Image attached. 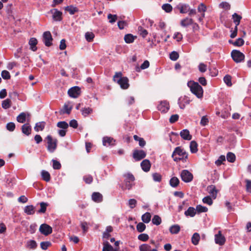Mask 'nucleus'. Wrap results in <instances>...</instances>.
Segmentation results:
<instances>
[{
	"label": "nucleus",
	"instance_id": "21",
	"mask_svg": "<svg viewBox=\"0 0 251 251\" xmlns=\"http://www.w3.org/2000/svg\"><path fill=\"white\" fill-rule=\"evenodd\" d=\"M72 108H73V106L72 105H69L68 104L65 103L62 109H61L60 111V114H70Z\"/></svg>",
	"mask_w": 251,
	"mask_h": 251
},
{
	"label": "nucleus",
	"instance_id": "15",
	"mask_svg": "<svg viewBox=\"0 0 251 251\" xmlns=\"http://www.w3.org/2000/svg\"><path fill=\"white\" fill-rule=\"evenodd\" d=\"M92 199L95 202H101L103 201V196L99 192H94L92 194Z\"/></svg>",
	"mask_w": 251,
	"mask_h": 251
},
{
	"label": "nucleus",
	"instance_id": "32",
	"mask_svg": "<svg viewBox=\"0 0 251 251\" xmlns=\"http://www.w3.org/2000/svg\"><path fill=\"white\" fill-rule=\"evenodd\" d=\"M102 251H113L114 249L113 247L109 244V243L106 241L103 243Z\"/></svg>",
	"mask_w": 251,
	"mask_h": 251
},
{
	"label": "nucleus",
	"instance_id": "1",
	"mask_svg": "<svg viewBox=\"0 0 251 251\" xmlns=\"http://www.w3.org/2000/svg\"><path fill=\"white\" fill-rule=\"evenodd\" d=\"M172 156L175 161L182 160L185 162L187 159L188 154L181 147H177L175 149Z\"/></svg>",
	"mask_w": 251,
	"mask_h": 251
},
{
	"label": "nucleus",
	"instance_id": "8",
	"mask_svg": "<svg viewBox=\"0 0 251 251\" xmlns=\"http://www.w3.org/2000/svg\"><path fill=\"white\" fill-rule=\"evenodd\" d=\"M40 232L45 236H48L52 232V227L46 224H42L39 227Z\"/></svg>",
	"mask_w": 251,
	"mask_h": 251
},
{
	"label": "nucleus",
	"instance_id": "3",
	"mask_svg": "<svg viewBox=\"0 0 251 251\" xmlns=\"http://www.w3.org/2000/svg\"><path fill=\"white\" fill-rule=\"evenodd\" d=\"M47 141V150L50 152H53L57 148L58 141L57 139H53L50 135H48L46 138Z\"/></svg>",
	"mask_w": 251,
	"mask_h": 251
},
{
	"label": "nucleus",
	"instance_id": "46",
	"mask_svg": "<svg viewBox=\"0 0 251 251\" xmlns=\"http://www.w3.org/2000/svg\"><path fill=\"white\" fill-rule=\"evenodd\" d=\"M146 228V226L144 223L140 222L137 225L136 229L139 232H143Z\"/></svg>",
	"mask_w": 251,
	"mask_h": 251
},
{
	"label": "nucleus",
	"instance_id": "63",
	"mask_svg": "<svg viewBox=\"0 0 251 251\" xmlns=\"http://www.w3.org/2000/svg\"><path fill=\"white\" fill-rule=\"evenodd\" d=\"M37 246V243L34 240H31L27 243V247L31 249H35Z\"/></svg>",
	"mask_w": 251,
	"mask_h": 251
},
{
	"label": "nucleus",
	"instance_id": "29",
	"mask_svg": "<svg viewBox=\"0 0 251 251\" xmlns=\"http://www.w3.org/2000/svg\"><path fill=\"white\" fill-rule=\"evenodd\" d=\"M81 112L82 115L86 117L88 116L89 114H91L93 112V110L92 108L90 107H84L81 109Z\"/></svg>",
	"mask_w": 251,
	"mask_h": 251
},
{
	"label": "nucleus",
	"instance_id": "31",
	"mask_svg": "<svg viewBox=\"0 0 251 251\" xmlns=\"http://www.w3.org/2000/svg\"><path fill=\"white\" fill-rule=\"evenodd\" d=\"M40 206V209L38 210L37 213H45L47 210V207L49 205V204L45 202H41L39 203Z\"/></svg>",
	"mask_w": 251,
	"mask_h": 251
},
{
	"label": "nucleus",
	"instance_id": "23",
	"mask_svg": "<svg viewBox=\"0 0 251 251\" xmlns=\"http://www.w3.org/2000/svg\"><path fill=\"white\" fill-rule=\"evenodd\" d=\"M64 10L66 11L69 12L71 15L75 14L76 12H77L79 10L77 7H75L73 5H71L65 7Z\"/></svg>",
	"mask_w": 251,
	"mask_h": 251
},
{
	"label": "nucleus",
	"instance_id": "55",
	"mask_svg": "<svg viewBox=\"0 0 251 251\" xmlns=\"http://www.w3.org/2000/svg\"><path fill=\"white\" fill-rule=\"evenodd\" d=\"M51 243L50 241L42 242L40 243V246L42 250H46L48 247L51 246Z\"/></svg>",
	"mask_w": 251,
	"mask_h": 251
},
{
	"label": "nucleus",
	"instance_id": "62",
	"mask_svg": "<svg viewBox=\"0 0 251 251\" xmlns=\"http://www.w3.org/2000/svg\"><path fill=\"white\" fill-rule=\"evenodd\" d=\"M124 176L125 177V180L133 182L135 180V178L133 175L130 173L125 175Z\"/></svg>",
	"mask_w": 251,
	"mask_h": 251
},
{
	"label": "nucleus",
	"instance_id": "18",
	"mask_svg": "<svg viewBox=\"0 0 251 251\" xmlns=\"http://www.w3.org/2000/svg\"><path fill=\"white\" fill-rule=\"evenodd\" d=\"M115 142V141L113 138L110 137H104L102 139L103 145L105 146L114 145Z\"/></svg>",
	"mask_w": 251,
	"mask_h": 251
},
{
	"label": "nucleus",
	"instance_id": "25",
	"mask_svg": "<svg viewBox=\"0 0 251 251\" xmlns=\"http://www.w3.org/2000/svg\"><path fill=\"white\" fill-rule=\"evenodd\" d=\"M150 66V62L148 60H145L144 62L141 64L140 67H139L138 66H136L135 67V71L137 72H139L141 71V69L144 70L147 69Z\"/></svg>",
	"mask_w": 251,
	"mask_h": 251
},
{
	"label": "nucleus",
	"instance_id": "20",
	"mask_svg": "<svg viewBox=\"0 0 251 251\" xmlns=\"http://www.w3.org/2000/svg\"><path fill=\"white\" fill-rule=\"evenodd\" d=\"M136 38V36H134L130 33H128L125 35L124 40L126 43L130 44L132 43Z\"/></svg>",
	"mask_w": 251,
	"mask_h": 251
},
{
	"label": "nucleus",
	"instance_id": "56",
	"mask_svg": "<svg viewBox=\"0 0 251 251\" xmlns=\"http://www.w3.org/2000/svg\"><path fill=\"white\" fill-rule=\"evenodd\" d=\"M1 77L4 79H6V80L9 79L11 77V75H10L9 72L6 70L2 71L1 72Z\"/></svg>",
	"mask_w": 251,
	"mask_h": 251
},
{
	"label": "nucleus",
	"instance_id": "57",
	"mask_svg": "<svg viewBox=\"0 0 251 251\" xmlns=\"http://www.w3.org/2000/svg\"><path fill=\"white\" fill-rule=\"evenodd\" d=\"M149 236L147 234L142 233L138 235V239L142 241L146 242L148 240Z\"/></svg>",
	"mask_w": 251,
	"mask_h": 251
},
{
	"label": "nucleus",
	"instance_id": "27",
	"mask_svg": "<svg viewBox=\"0 0 251 251\" xmlns=\"http://www.w3.org/2000/svg\"><path fill=\"white\" fill-rule=\"evenodd\" d=\"M200 240V235L199 233L197 232L194 233L191 238L192 243L194 245H197L199 243Z\"/></svg>",
	"mask_w": 251,
	"mask_h": 251
},
{
	"label": "nucleus",
	"instance_id": "33",
	"mask_svg": "<svg viewBox=\"0 0 251 251\" xmlns=\"http://www.w3.org/2000/svg\"><path fill=\"white\" fill-rule=\"evenodd\" d=\"M176 8L179 9L180 13L182 14L186 13L188 11V10L187 9V6L186 4L179 3L178 5L176 6Z\"/></svg>",
	"mask_w": 251,
	"mask_h": 251
},
{
	"label": "nucleus",
	"instance_id": "9",
	"mask_svg": "<svg viewBox=\"0 0 251 251\" xmlns=\"http://www.w3.org/2000/svg\"><path fill=\"white\" fill-rule=\"evenodd\" d=\"M50 11L52 13V18L54 21H61L62 20V12L61 11L57 9H51Z\"/></svg>",
	"mask_w": 251,
	"mask_h": 251
},
{
	"label": "nucleus",
	"instance_id": "7",
	"mask_svg": "<svg viewBox=\"0 0 251 251\" xmlns=\"http://www.w3.org/2000/svg\"><path fill=\"white\" fill-rule=\"evenodd\" d=\"M132 156L135 161H138L146 157V152L142 150H134Z\"/></svg>",
	"mask_w": 251,
	"mask_h": 251
},
{
	"label": "nucleus",
	"instance_id": "10",
	"mask_svg": "<svg viewBox=\"0 0 251 251\" xmlns=\"http://www.w3.org/2000/svg\"><path fill=\"white\" fill-rule=\"evenodd\" d=\"M206 6L203 3H201L198 7V11L201 13V16L198 17L199 22H201L205 16L204 12L206 10Z\"/></svg>",
	"mask_w": 251,
	"mask_h": 251
},
{
	"label": "nucleus",
	"instance_id": "64",
	"mask_svg": "<svg viewBox=\"0 0 251 251\" xmlns=\"http://www.w3.org/2000/svg\"><path fill=\"white\" fill-rule=\"evenodd\" d=\"M53 164L52 167L55 170H59L61 167V165L60 162L56 160L53 159L52 160Z\"/></svg>",
	"mask_w": 251,
	"mask_h": 251
},
{
	"label": "nucleus",
	"instance_id": "37",
	"mask_svg": "<svg viewBox=\"0 0 251 251\" xmlns=\"http://www.w3.org/2000/svg\"><path fill=\"white\" fill-rule=\"evenodd\" d=\"M41 175L43 179L46 182H49L50 180V175L48 172L43 170L42 171Z\"/></svg>",
	"mask_w": 251,
	"mask_h": 251
},
{
	"label": "nucleus",
	"instance_id": "40",
	"mask_svg": "<svg viewBox=\"0 0 251 251\" xmlns=\"http://www.w3.org/2000/svg\"><path fill=\"white\" fill-rule=\"evenodd\" d=\"M181 178L183 181L185 182H188V171L187 170H183L181 173Z\"/></svg>",
	"mask_w": 251,
	"mask_h": 251
},
{
	"label": "nucleus",
	"instance_id": "22",
	"mask_svg": "<svg viewBox=\"0 0 251 251\" xmlns=\"http://www.w3.org/2000/svg\"><path fill=\"white\" fill-rule=\"evenodd\" d=\"M81 93V88L79 86H75L68 90L67 94H80Z\"/></svg>",
	"mask_w": 251,
	"mask_h": 251
},
{
	"label": "nucleus",
	"instance_id": "19",
	"mask_svg": "<svg viewBox=\"0 0 251 251\" xmlns=\"http://www.w3.org/2000/svg\"><path fill=\"white\" fill-rule=\"evenodd\" d=\"M37 43L38 41L36 38L34 37L31 38L28 42V44L30 45V49L33 51H36L37 50V48L36 47Z\"/></svg>",
	"mask_w": 251,
	"mask_h": 251
},
{
	"label": "nucleus",
	"instance_id": "2",
	"mask_svg": "<svg viewBox=\"0 0 251 251\" xmlns=\"http://www.w3.org/2000/svg\"><path fill=\"white\" fill-rule=\"evenodd\" d=\"M113 80L114 81H117L121 88L123 89H126L129 86L128 78L126 76H122L121 72L116 73L113 77Z\"/></svg>",
	"mask_w": 251,
	"mask_h": 251
},
{
	"label": "nucleus",
	"instance_id": "38",
	"mask_svg": "<svg viewBox=\"0 0 251 251\" xmlns=\"http://www.w3.org/2000/svg\"><path fill=\"white\" fill-rule=\"evenodd\" d=\"M12 6V4H8L6 7V13L7 14V17L8 19L12 18L14 20L15 18L14 16L12 15V10L11 9V7Z\"/></svg>",
	"mask_w": 251,
	"mask_h": 251
},
{
	"label": "nucleus",
	"instance_id": "59",
	"mask_svg": "<svg viewBox=\"0 0 251 251\" xmlns=\"http://www.w3.org/2000/svg\"><path fill=\"white\" fill-rule=\"evenodd\" d=\"M153 179L154 181L160 182L162 179V176L159 173H153L152 175Z\"/></svg>",
	"mask_w": 251,
	"mask_h": 251
},
{
	"label": "nucleus",
	"instance_id": "47",
	"mask_svg": "<svg viewBox=\"0 0 251 251\" xmlns=\"http://www.w3.org/2000/svg\"><path fill=\"white\" fill-rule=\"evenodd\" d=\"M107 18L109 20V22L111 24L114 23L118 19V16L116 14L113 15L109 14L107 15Z\"/></svg>",
	"mask_w": 251,
	"mask_h": 251
},
{
	"label": "nucleus",
	"instance_id": "13",
	"mask_svg": "<svg viewBox=\"0 0 251 251\" xmlns=\"http://www.w3.org/2000/svg\"><path fill=\"white\" fill-rule=\"evenodd\" d=\"M141 167L144 172H149L151 167L150 161L148 159H145L143 160L141 163Z\"/></svg>",
	"mask_w": 251,
	"mask_h": 251
},
{
	"label": "nucleus",
	"instance_id": "58",
	"mask_svg": "<svg viewBox=\"0 0 251 251\" xmlns=\"http://www.w3.org/2000/svg\"><path fill=\"white\" fill-rule=\"evenodd\" d=\"M180 135L184 140H188V130L183 129L180 133Z\"/></svg>",
	"mask_w": 251,
	"mask_h": 251
},
{
	"label": "nucleus",
	"instance_id": "52",
	"mask_svg": "<svg viewBox=\"0 0 251 251\" xmlns=\"http://www.w3.org/2000/svg\"><path fill=\"white\" fill-rule=\"evenodd\" d=\"M162 8L167 13L171 12L173 10V7L170 4L165 3L163 4L162 6Z\"/></svg>",
	"mask_w": 251,
	"mask_h": 251
},
{
	"label": "nucleus",
	"instance_id": "36",
	"mask_svg": "<svg viewBox=\"0 0 251 251\" xmlns=\"http://www.w3.org/2000/svg\"><path fill=\"white\" fill-rule=\"evenodd\" d=\"M169 231L172 234H177L180 231V226L177 225H173L170 227Z\"/></svg>",
	"mask_w": 251,
	"mask_h": 251
},
{
	"label": "nucleus",
	"instance_id": "51",
	"mask_svg": "<svg viewBox=\"0 0 251 251\" xmlns=\"http://www.w3.org/2000/svg\"><path fill=\"white\" fill-rule=\"evenodd\" d=\"M132 182H130L129 181H126V180H124V185H123L122 186V189L123 190H125V189L130 190L132 187V185H133Z\"/></svg>",
	"mask_w": 251,
	"mask_h": 251
},
{
	"label": "nucleus",
	"instance_id": "42",
	"mask_svg": "<svg viewBox=\"0 0 251 251\" xmlns=\"http://www.w3.org/2000/svg\"><path fill=\"white\" fill-rule=\"evenodd\" d=\"M85 37L86 40L88 42H91L93 41V39L95 37V35L93 32H87L85 34Z\"/></svg>",
	"mask_w": 251,
	"mask_h": 251
},
{
	"label": "nucleus",
	"instance_id": "34",
	"mask_svg": "<svg viewBox=\"0 0 251 251\" xmlns=\"http://www.w3.org/2000/svg\"><path fill=\"white\" fill-rule=\"evenodd\" d=\"M151 214L149 212H146L142 216V220L144 223H149L151 220Z\"/></svg>",
	"mask_w": 251,
	"mask_h": 251
},
{
	"label": "nucleus",
	"instance_id": "11",
	"mask_svg": "<svg viewBox=\"0 0 251 251\" xmlns=\"http://www.w3.org/2000/svg\"><path fill=\"white\" fill-rule=\"evenodd\" d=\"M158 110L162 113L167 112L169 109V103L166 101H161L157 106Z\"/></svg>",
	"mask_w": 251,
	"mask_h": 251
},
{
	"label": "nucleus",
	"instance_id": "12",
	"mask_svg": "<svg viewBox=\"0 0 251 251\" xmlns=\"http://www.w3.org/2000/svg\"><path fill=\"white\" fill-rule=\"evenodd\" d=\"M215 243L219 245H223L226 241L225 238L222 235L221 231L215 236Z\"/></svg>",
	"mask_w": 251,
	"mask_h": 251
},
{
	"label": "nucleus",
	"instance_id": "53",
	"mask_svg": "<svg viewBox=\"0 0 251 251\" xmlns=\"http://www.w3.org/2000/svg\"><path fill=\"white\" fill-rule=\"evenodd\" d=\"M2 107L4 109H8L11 106V100L9 99H6L3 100L1 104Z\"/></svg>",
	"mask_w": 251,
	"mask_h": 251
},
{
	"label": "nucleus",
	"instance_id": "48",
	"mask_svg": "<svg viewBox=\"0 0 251 251\" xmlns=\"http://www.w3.org/2000/svg\"><path fill=\"white\" fill-rule=\"evenodd\" d=\"M179 57V53L176 51H173L170 53V58L172 61H176Z\"/></svg>",
	"mask_w": 251,
	"mask_h": 251
},
{
	"label": "nucleus",
	"instance_id": "16",
	"mask_svg": "<svg viewBox=\"0 0 251 251\" xmlns=\"http://www.w3.org/2000/svg\"><path fill=\"white\" fill-rule=\"evenodd\" d=\"M140 251H158L157 247L155 248H151V246L147 244H143L139 246Z\"/></svg>",
	"mask_w": 251,
	"mask_h": 251
},
{
	"label": "nucleus",
	"instance_id": "60",
	"mask_svg": "<svg viewBox=\"0 0 251 251\" xmlns=\"http://www.w3.org/2000/svg\"><path fill=\"white\" fill-rule=\"evenodd\" d=\"M231 77L229 75H226L224 77V81L225 83L228 86H231L232 85L231 83Z\"/></svg>",
	"mask_w": 251,
	"mask_h": 251
},
{
	"label": "nucleus",
	"instance_id": "14",
	"mask_svg": "<svg viewBox=\"0 0 251 251\" xmlns=\"http://www.w3.org/2000/svg\"><path fill=\"white\" fill-rule=\"evenodd\" d=\"M207 191L210 194V197H211L213 199H215L216 198L218 190L216 189L215 185H211L208 186L207 187Z\"/></svg>",
	"mask_w": 251,
	"mask_h": 251
},
{
	"label": "nucleus",
	"instance_id": "45",
	"mask_svg": "<svg viewBox=\"0 0 251 251\" xmlns=\"http://www.w3.org/2000/svg\"><path fill=\"white\" fill-rule=\"evenodd\" d=\"M196 210L198 213L202 212H206L208 211V208L201 205H198L196 206Z\"/></svg>",
	"mask_w": 251,
	"mask_h": 251
},
{
	"label": "nucleus",
	"instance_id": "5",
	"mask_svg": "<svg viewBox=\"0 0 251 251\" xmlns=\"http://www.w3.org/2000/svg\"><path fill=\"white\" fill-rule=\"evenodd\" d=\"M189 87L193 94H203L202 88L198 82H193Z\"/></svg>",
	"mask_w": 251,
	"mask_h": 251
},
{
	"label": "nucleus",
	"instance_id": "44",
	"mask_svg": "<svg viewBox=\"0 0 251 251\" xmlns=\"http://www.w3.org/2000/svg\"><path fill=\"white\" fill-rule=\"evenodd\" d=\"M138 32H140V35L144 38H145L148 34V31L141 26H138Z\"/></svg>",
	"mask_w": 251,
	"mask_h": 251
},
{
	"label": "nucleus",
	"instance_id": "30",
	"mask_svg": "<svg viewBox=\"0 0 251 251\" xmlns=\"http://www.w3.org/2000/svg\"><path fill=\"white\" fill-rule=\"evenodd\" d=\"M46 123L44 122H41L37 123L34 127V130L36 132H38L39 131H42L45 126Z\"/></svg>",
	"mask_w": 251,
	"mask_h": 251
},
{
	"label": "nucleus",
	"instance_id": "50",
	"mask_svg": "<svg viewBox=\"0 0 251 251\" xmlns=\"http://www.w3.org/2000/svg\"><path fill=\"white\" fill-rule=\"evenodd\" d=\"M83 179L86 184H89L93 182V178L91 175H87L83 176Z\"/></svg>",
	"mask_w": 251,
	"mask_h": 251
},
{
	"label": "nucleus",
	"instance_id": "6",
	"mask_svg": "<svg viewBox=\"0 0 251 251\" xmlns=\"http://www.w3.org/2000/svg\"><path fill=\"white\" fill-rule=\"evenodd\" d=\"M52 40L53 38L50 31H47L44 32L43 34V41L46 46H51L52 45Z\"/></svg>",
	"mask_w": 251,
	"mask_h": 251
},
{
	"label": "nucleus",
	"instance_id": "41",
	"mask_svg": "<svg viewBox=\"0 0 251 251\" xmlns=\"http://www.w3.org/2000/svg\"><path fill=\"white\" fill-rule=\"evenodd\" d=\"M161 218L157 215H154L152 219V224L156 226L159 225L161 223Z\"/></svg>",
	"mask_w": 251,
	"mask_h": 251
},
{
	"label": "nucleus",
	"instance_id": "17",
	"mask_svg": "<svg viewBox=\"0 0 251 251\" xmlns=\"http://www.w3.org/2000/svg\"><path fill=\"white\" fill-rule=\"evenodd\" d=\"M22 131L25 135H29L31 132V127L30 125L28 123L23 125L22 126Z\"/></svg>",
	"mask_w": 251,
	"mask_h": 251
},
{
	"label": "nucleus",
	"instance_id": "54",
	"mask_svg": "<svg viewBox=\"0 0 251 251\" xmlns=\"http://www.w3.org/2000/svg\"><path fill=\"white\" fill-rule=\"evenodd\" d=\"M57 127L64 129H67L69 127L68 123L65 121L59 122L57 124Z\"/></svg>",
	"mask_w": 251,
	"mask_h": 251
},
{
	"label": "nucleus",
	"instance_id": "49",
	"mask_svg": "<svg viewBox=\"0 0 251 251\" xmlns=\"http://www.w3.org/2000/svg\"><path fill=\"white\" fill-rule=\"evenodd\" d=\"M212 199L213 198L211 197L208 196L204 197L202 201L204 203L211 205L213 204V200Z\"/></svg>",
	"mask_w": 251,
	"mask_h": 251
},
{
	"label": "nucleus",
	"instance_id": "35",
	"mask_svg": "<svg viewBox=\"0 0 251 251\" xmlns=\"http://www.w3.org/2000/svg\"><path fill=\"white\" fill-rule=\"evenodd\" d=\"M179 183L178 178L176 176L172 177L170 180V184L173 187H176Z\"/></svg>",
	"mask_w": 251,
	"mask_h": 251
},
{
	"label": "nucleus",
	"instance_id": "24",
	"mask_svg": "<svg viewBox=\"0 0 251 251\" xmlns=\"http://www.w3.org/2000/svg\"><path fill=\"white\" fill-rule=\"evenodd\" d=\"M242 17L241 15H238L236 13H234L232 15V19L233 20V23L235 25V26H238L240 23V21Z\"/></svg>",
	"mask_w": 251,
	"mask_h": 251
},
{
	"label": "nucleus",
	"instance_id": "39",
	"mask_svg": "<svg viewBox=\"0 0 251 251\" xmlns=\"http://www.w3.org/2000/svg\"><path fill=\"white\" fill-rule=\"evenodd\" d=\"M26 120V114L24 112L21 113L17 117V121L20 123H24Z\"/></svg>",
	"mask_w": 251,
	"mask_h": 251
},
{
	"label": "nucleus",
	"instance_id": "61",
	"mask_svg": "<svg viewBox=\"0 0 251 251\" xmlns=\"http://www.w3.org/2000/svg\"><path fill=\"white\" fill-rule=\"evenodd\" d=\"M81 227L83 230V234H85L88 229V224L86 222H82L80 224Z\"/></svg>",
	"mask_w": 251,
	"mask_h": 251
},
{
	"label": "nucleus",
	"instance_id": "28",
	"mask_svg": "<svg viewBox=\"0 0 251 251\" xmlns=\"http://www.w3.org/2000/svg\"><path fill=\"white\" fill-rule=\"evenodd\" d=\"M24 212L27 215H33L35 213V207L32 205L26 206Z\"/></svg>",
	"mask_w": 251,
	"mask_h": 251
},
{
	"label": "nucleus",
	"instance_id": "4",
	"mask_svg": "<svg viewBox=\"0 0 251 251\" xmlns=\"http://www.w3.org/2000/svg\"><path fill=\"white\" fill-rule=\"evenodd\" d=\"M231 56L236 63H240L245 58L244 54L239 50H234L231 52Z\"/></svg>",
	"mask_w": 251,
	"mask_h": 251
},
{
	"label": "nucleus",
	"instance_id": "26",
	"mask_svg": "<svg viewBox=\"0 0 251 251\" xmlns=\"http://www.w3.org/2000/svg\"><path fill=\"white\" fill-rule=\"evenodd\" d=\"M198 145L195 141H192L189 145V148L191 153H196L197 152Z\"/></svg>",
	"mask_w": 251,
	"mask_h": 251
},
{
	"label": "nucleus",
	"instance_id": "43",
	"mask_svg": "<svg viewBox=\"0 0 251 251\" xmlns=\"http://www.w3.org/2000/svg\"><path fill=\"white\" fill-rule=\"evenodd\" d=\"M226 158L228 162L233 163L235 161L236 156L233 153L229 152L226 155Z\"/></svg>",
	"mask_w": 251,
	"mask_h": 251
}]
</instances>
